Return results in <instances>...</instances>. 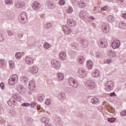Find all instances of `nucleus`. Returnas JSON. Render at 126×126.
<instances>
[{
	"instance_id": "nucleus-1",
	"label": "nucleus",
	"mask_w": 126,
	"mask_h": 126,
	"mask_svg": "<svg viewBox=\"0 0 126 126\" xmlns=\"http://www.w3.org/2000/svg\"><path fill=\"white\" fill-rule=\"evenodd\" d=\"M13 98H10L8 101V105L11 107H14L15 105H16L15 100L18 101H21V96L18 94H14Z\"/></svg>"
},
{
	"instance_id": "nucleus-2",
	"label": "nucleus",
	"mask_w": 126,
	"mask_h": 126,
	"mask_svg": "<svg viewBox=\"0 0 126 126\" xmlns=\"http://www.w3.org/2000/svg\"><path fill=\"white\" fill-rule=\"evenodd\" d=\"M17 81H18V76L16 74H14L10 77L8 83L9 85H14Z\"/></svg>"
},
{
	"instance_id": "nucleus-3",
	"label": "nucleus",
	"mask_w": 126,
	"mask_h": 126,
	"mask_svg": "<svg viewBox=\"0 0 126 126\" xmlns=\"http://www.w3.org/2000/svg\"><path fill=\"white\" fill-rule=\"evenodd\" d=\"M51 65L55 69H60L61 67V62L58 61V60L53 59L51 62Z\"/></svg>"
},
{
	"instance_id": "nucleus-4",
	"label": "nucleus",
	"mask_w": 126,
	"mask_h": 126,
	"mask_svg": "<svg viewBox=\"0 0 126 126\" xmlns=\"http://www.w3.org/2000/svg\"><path fill=\"white\" fill-rule=\"evenodd\" d=\"M68 82L72 86V87H74V88H76L77 86H78V83H77V81L72 77L69 78L68 79Z\"/></svg>"
},
{
	"instance_id": "nucleus-5",
	"label": "nucleus",
	"mask_w": 126,
	"mask_h": 126,
	"mask_svg": "<svg viewBox=\"0 0 126 126\" xmlns=\"http://www.w3.org/2000/svg\"><path fill=\"white\" fill-rule=\"evenodd\" d=\"M86 85H87V86L89 87V89L91 90L94 89V88H95L96 87V84L95 83V82L91 80L87 81Z\"/></svg>"
},
{
	"instance_id": "nucleus-6",
	"label": "nucleus",
	"mask_w": 126,
	"mask_h": 126,
	"mask_svg": "<svg viewBox=\"0 0 126 126\" xmlns=\"http://www.w3.org/2000/svg\"><path fill=\"white\" fill-rule=\"evenodd\" d=\"M27 20V17L25 12H22L19 16V21L20 23H24Z\"/></svg>"
},
{
	"instance_id": "nucleus-7",
	"label": "nucleus",
	"mask_w": 126,
	"mask_h": 126,
	"mask_svg": "<svg viewBox=\"0 0 126 126\" xmlns=\"http://www.w3.org/2000/svg\"><path fill=\"white\" fill-rule=\"evenodd\" d=\"M113 88L114 83L111 81H109L106 83L105 89L106 91H111V90H113Z\"/></svg>"
},
{
	"instance_id": "nucleus-8",
	"label": "nucleus",
	"mask_w": 126,
	"mask_h": 126,
	"mask_svg": "<svg viewBox=\"0 0 126 126\" xmlns=\"http://www.w3.org/2000/svg\"><path fill=\"white\" fill-rule=\"evenodd\" d=\"M100 48H106L108 46V42L106 39H100L97 43Z\"/></svg>"
},
{
	"instance_id": "nucleus-9",
	"label": "nucleus",
	"mask_w": 126,
	"mask_h": 126,
	"mask_svg": "<svg viewBox=\"0 0 126 126\" xmlns=\"http://www.w3.org/2000/svg\"><path fill=\"white\" fill-rule=\"evenodd\" d=\"M15 5L18 8H23L26 5V2L24 1H16Z\"/></svg>"
},
{
	"instance_id": "nucleus-10",
	"label": "nucleus",
	"mask_w": 126,
	"mask_h": 126,
	"mask_svg": "<svg viewBox=\"0 0 126 126\" xmlns=\"http://www.w3.org/2000/svg\"><path fill=\"white\" fill-rule=\"evenodd\" d=\"M121 46V41L119 40H115L113 41L111 46L113 49H119Z\"/></svg>"
},
{
	"instance_id": "nucleus-11",
	"label": "nucleus",
	"mask_w": 126,
	"mask_h": 126,
	"mask_svg": "<svg viewBox=\"0 0 126 126\" xmlns=\"http://www.w3.org/2000/svg\"><path fill=\"white\" fill-rule=\"evenodd\" d=\"M63 30L64 34H66V35L70 34V33L72 32L70 27L65 25L63 26Z\"/></svg>"
},
{
	"instance_id": "nucleus-12",
	"label": "nucleus",
	"mask_w": 126,
	"mask_h": 126,
	"mask_svg": "<svg viewBox=\"0 0 126 126\" xmlns=\"http://www.w3.org/2000/svg\"><path fill=\"white\" fill-rule=\"evenodd\" d=\"M78 74L79 75L80 77H86L87 71L82 69H80L78 71Z\"/></svg>"
},
{
	"instance_id": "nucleus-13",
	"label": "nucleus",
	"mask_w": 126,
	"mask_h": 126,
	"mask_svg": "<svg viewBox=\"0 0 126 126\" xmlns=\"http://www.w3.org/2000/svg\"><path fill=\"white\" fill-rule=\"evenodd\" d=\"M40 7H41V4H40V3H38L37 1L32 3V8L34 10H38L40 9Z\"/></svg>"
},
{
	"instance_id": "nucleus-14",
	"label": "nucleus",
	"mask_w": 126,
	"mask_h": 126,
	"mask_svg": "<svg viewBox=\"0 0 126 126\" xmlns=\"http://www.w3.org/2000/svg\"><path fill=\"white\" fill-rule=\"evenodd\" d=\"M59 58L61 61H64V60L66 59V52L63 51H61L59 53Z\"/></svg>"
},
{
	"instance_id": "nucleus-15",
	"label": "nucleus",
	"mask_w": 126,
	"mask_h": 126,
	"mask_svg": "<svg viewBox=\"0 0 126 126\" xmlns=\"http://www.w3.org/2000/svg\"><path fill=\"white\" fill-rule=\"evenodd\" d=\"M25 62L27 64L31 65L33 64L34 63V60L33 59L29 56H26L25 58Z\"/></svg>"
},
{
	"instance_id": "nucleus-16",
	"label": "nucleus",
	"mask_w": 126,
	"mask_h": 126,
	"mask_svg": "<svg viewBox=\"0 0 126 126\" xmlns=\"http://www.w3.org/2000/svg\"><path fill=\"white\" fill-rule=\"evenodd\" d=\"M102 30L104 33H108L109 31V24H103L102 26Z\"/></svg>"
},
{
	"instance_id": "nucleus-17",
	"label": "nucleus",
	"mask_w": 126,
	"mask_h": 126,
	"mask_svg": "<svg viewBox=\"0 0 126 126\" xmlns=\"http://www.w3.org/2000/svg\"><path fill=\"white\" fill-rule=\"evenodd\" d=\"M67 23L69 26L71 27H74L76 25V22L72 19H68L67 20Z\"/></svg>"
},
{
	"instance_id": "nucleus-18",
	"label": "nucleus",
	"mask_w": 126,
	"mask_h": 126,
	"mask_svg": "<svg viewBox=\"0 0 126 126\" xmlns=\"http://www.w3.org/2000/svg\"><path fill=\"white\" fill-rule=\"evenodd\" d=\"M29 89L31 91H33V90H35L36 89V86L35 85V82L33 81H31L29 84Z\"/></svg>"
},
{
	"instance_id": "nucleus-19",
	"label": "nucleus",
	"mask_w": 126,
	"mask_h": 126,
	"mask_svg": "<svg viewBox=\"0 0 126 126\" xmlns=\"http://www.w3.org/2000/svg\"><path fill=\"white\" fill-rule=\"evenodd\" d=\"M78 41H80L81 46L83 47V48H86L88 46V41L86 40H83L81 39H78Z\"/></svg>"
},
{
	"instance_id": "nucleus-20",
	"label": "nucleus",
	"mask_w": 126,
	"mask_h": 126,
	"mask_svg": "<svg viewBox=\"0 0 126 126\" xmlns=\"http://www.w3.org/2000/svg\"><path fill=\"white\" fill-rule=\"evenodd\" d=\"M28 71L31 73H36L38 72V68L36 66H32L29 68Z\"/></svg>"
},
{
	"instance_id": "nucleus-21",
	"label": "nucleus",
	"mask_w": 126,
	"mask_h": 126,
	"mask_svg": "<svg viewBox=\"0 0 126 126\" xmlns=\"http://www.w3.org/2000/svg\"><path fill=\"white\" fill-rule=\"evenodd\" d=\"M108 56L111 58H115L117 56V53L116 52L112 50H109L107 53Z\"/></svg>"
},
{
	"instance_id": "nucleus-22",
	"label": "nucleus",
	"mask_w": 126,
	"mask_h": 126,
	"mask_svg": "<svg viewBox=\"0 0 126 126\" xmlns=\"http://www.w3.org/2000/svg\"><path fill=\"white\" fill-rule=\"evenodd\" d=\"M92 75L93 77H98L99 75H100V72L98 70H94L92 72Z\"/></svg>"
},
{
	"instance_id": "nucleus-23",
	"label": "nucleus",
	"mask_w": 126,
	"mask_h": 126,
	"mask_svg": "<svg viewBox=\"0 0 126 126\" xmlns=\"http://www.w3.org/2000/svg\"><path fill=\"white\" fill-rule=\"evenodd\" d=\"M63 78H64V76L63 74L62 73H58L57 75V80L59 81H62L63 80Z\"/></svg>"
},
{
	"instance_id": "nucleus-24",
	"label": "nucleus",
	"mask_w": 126,
	"mask_h": 126,
	"mask_svg": "<svg viewBox=\"0 0 126 126\" xmlns=\"http://www.w3.org/2000/svg\"><path fill=\"white\" fill-rule=\"evenodd\" d=\"M17 90L20 92V93H21V92H23V91H24V90H25V88H24V87L21 85H19L17 87Z\"/></svg>"
},
{
	"instance_id": "nucleus-25",
	"label": "nucleus",
	"mask_w": 126,
	"mask_h": 126,
	"mask_svg": "<svg viewBox=\"0 0 126 126\" xmlns=\"http://www.w3.org/2000/svg\"><path fill=\"white\" fill-rule=\"evenodd\" d=\"M58 98H59L60 100L63 101V100L65 99V94L64 93H61L58 95Z\"/></svg>"
},
{
	"instance_id": "nucleus-26",
	"label": "nucleus",
	"mask_w": 126,
	"mask_h": 126,
	"mask_svg": "<svg viewBox=\"0 0 126 126\" xmlns=\"http://www.w3.org/2000/svg\"><path fill=\"white\" fill-rule=\"evenodd\" d=\"M47 4L48 7L50 8H55V7H56V4H55V3L53 2L52 1H48L47 2Z\"/></svg>"
},
{
	"instance_id": "nucleus-27",
	"label": "nucleus",
	"mask_w": 126,
	"mask_h": 126,
	"mask_svg": "<svg viewBox=\"0 0 126 126\" xmlns=\"http://www.w3.org/2000/svg\"><path fill=\"white\" fill-rule=\"evenodd\" d=\"M87 65L89 69H91L93 66V63H92V61L91 60H88L87 62Z\"/></svg>"
},
{
	"instance_id": "nucleus-28",
	"label": "nucleus",
	"mask_w": 126,
	"mask_h": 126,
	"mask_svg": "<svg viewBox=\"0 0 126 126\" xmlns=\"http://www.w3.org/2000/svg\"><path fill=\"white\" fill-rule=\"evenodd\" d=\"M79 16L81 19H84V18H85V16H86V12L81 11L79 13Z\"/></svg>"
},
{
	"instance_id": "nucleus-29",
	"label": "nucleus",
	"mask_w": 126,
	"mask_h": 126,
	"mask_svg": "<svg viewBox=\"0 0 126 126\" xmlns=\"http://www.w3.org/2000/svg\"><path fill=\"white\" fill-rule=\"evenodd\" d=\"M78 60L79 63H83L85 62V59L83 56H79Z\"/></svg>"
},
{
	"instance_id": "nucleus-30",
	"label": "nucleus",
	"mask_w": 126,
	"mask_h": 126,
	"mask_svg": "<svg viewBox=\"0 0 126 126\" xmlns=\"http://www.w3.org/2000/svg\"><path fill=\"white\" fill-rule=\"evenodd\" d=\"M78 4L79 7H81V8H83L84 7H85V6H86L85 3H84L83 1H79Z\"/></svg>"
},
{
	"instance_id": "nucleus-31",
	"label": "nucleus",
	"mask_w": 126,
	"mask_h": 126,
	"mask_svg": "<svg viewBox=\"0 0 126 126\" xmlns=\"http://www.w3.org/2000/svg\"><path fill=\"white\" fill-rule=\"evenodd\" d=\"M20 79L21 81L22 82H23L24 83H26V82H28V78L24 76H22V77H21Z\"/></svg>"
},
{
	"instance_id": "nucleus-32",
	"label": "nucleus",
	"mask_w": 126,
	"mask_h": 126,
	"mask_svg": "<svg viewBox=\"0 0 126 126\" xmlns=\"http://www.w3.org/2000/svg\"><path fill=\"white\" fill-rule=\"evenodd\" d=\"M49 121H50L49 118L47 117H43L41 119V122L42 123H44L45 124H48V123H49Z\"/></svg>"
},
{
	"instance_id": "nucleus-33",
	"label": "nucleus",
	"mask_w": 126,
	"mask_h": 126,
	"mask_svg": "<svg viewBox=\"0 0 126 126\" xmlns=\"http://www.w3.org/2000/svg\"><path fill=\"white\" fill-rule=\"evenodd\" d=\"M15 58L17 60L20 59L21 58H22V54L21 52H17L15 54Z\"/></svg>"
},
{
	"instance_id": "nucleus-34",
	"label": "nucleus",
	"mask_w": 126,
	"mask_h": 126,
	"mask_svg": "<svg viewBox=\"0 0 126 126\" xmlns=\"http://www.w3.org/2000/svg\"><path fill=\"white\" fill-rule=\"evenodd\" d=\"M99 102V98L96 97H94L91 99V102L92 104H96Z\"/></svg>"
},
{
	"instance_id": "nucleus-35",
	"label": "nucleus",
	"mask_w": 126,
	"mask_h": 126,
	"mask_svg": "<svg viewBox=\"0 0 126 126\" xmlns=\"http://www.w3.org/2000/svg\"><path fill=\"white\" fill-rule=\"evenodd\" d=\"M107 19L109 21V22H110V23L114 22V20H115V19H114V17L112 15L108 16L107 17Z\"/></svg>"
},
{
	"instance_id": "nucleus-36",
	"label": "nucleus",
	"mask_w": 126,
	"mask_h": 126,
	"mask_svg": "<svg viewBox=\"0 0 126 126\" xmlns=\"http://www.w3.org/2000/svg\"><path fill=\"white\" fill-rule=\"evenodd\" d=\"M119 27L121 29H125L126 28V24L123 22H121L119 24Z\"/></svg>"
},
{
	"instance_id": "nucleus-37",
	"label": "nucleus",
	"mask_w": 126,
	"mask_h": 126,
	"mask_svg": "<svg viewBox=\"0 0 126 126\" xmlns=\"http://www.w3.org/2000/svg\"><path fill=\"white\" fill-rule=\"evenodd\" d=\"M9 64L10 65V68H11V69H13V68H14V67H15L14 63L13 61H9Z\"/></svg>"
},
{
	"instance_id": "nucleus-38",
	"label": "nucleus",
	"mask_w": 126,
	"mask_h": 126,
	"mask_svg": "<svg viewBox=\"0 0 126 126\" xmlns=\"http://www.w3.org/2000/svg\"><path fill=\"white\" fill-rule=\"evenodd\" d=\"M43 46L45 49H49V48H51V47H52V45L48 42H45Z\"/></svg>"
},
{
	"instance_id": "nucleus-39",
	"label": "nucleus",
	"mask_w": 126,
	"mask_h": 126,
	"mask_svg": "<svg viewBox=\"0 0 126 126\" xmlns=\"http://www.w3.org/2000/svg\"><path fill=\"white\" fill-rule=\"evenodd\" d=\"M107 121H108L109 123H114L116 121V118L113 117L108 118Z\"/></svg>"
},
{
	"instance_id": "nucleus-40",
	"label": "nucleus",
	"mask_w": 126,
	"mask_h": 126,
	"mask_svg": "<svg viewBox=\"0 0 126 126\" xmlns=\"http://www.w3.org/2000/svg\"><path fill=\"white\" fill-rule=\"evenodd\" d=\"M72 11H73V9H72V7H69L66 10V12L67 13H71Z\"/></svg>"
},
{
	"instance_id": "nucleus-41",
	"label": "nucleus",
	"mask_w": 126,
	"mask_h": 126,
	"mask_svg": "<svg viewBox=\"0 0 126 126\" xmlns=\"http://www.w3.org/2000/svg\"><path fill=\"white\" fill-rule=\"evenodd\" d=\"M44 26H45V28L49 29V28H51V27H52V24H51L50 23H47L44 25Z\"/></svg>"
},
{
	"instance_id": "nucleus-42",
	"label": "nucleus",
	"mask_w": 126,
	"mask_h": 126,
	"mask_svg": "<svg viewBox=\"0 0 126 126\" xmlns=\"http://www.w3.org/2000/svg\"><path fill=\"white\" fill-rule=\"evenodd\" d=\"M45 104L46 105H51V104H52V101L51 100V99L47 98L45 100Z\"/></svg>"
},
{
	"instance_id": "nucleus-43",
	"label": "nucleus",
	"mask_w": 126,
	"mask_h": 126,
	"mask_svg": "<svg viewBox=\"0 0 126 126\" xmlns=\"http://www.w3.org/2000/svg\"><path fill=\"white\" fill-rule=\"evenodd\" d=\"M71 46L72 47H73V48H75V49H77V48L79 47V45H78V44H77V43H76V42H74L72 43Z\"/></svg>"
},
{
	"instance_id": "nucleus-44",
	"label": "nucleus",
	"mask_w": 126,
	"mask_h": 126,
	"mask_svg": "<svg viewBox=\"0 0 126 126\" xmlns=\"http://www.w3.org/2000/svg\"><path fill=\"white\" fill-rule=\"evenodd\" d=\"M44 96L42 95H39L37 98V100L38 101H39V102H43V101L44 100Z\"/></svg>"
},
{
	"instance_id": "nucleus-45",
	"label": "nucleus",
	"mask_w": 126,
	"mask_h": 126,
	"mask_svg": "<svg viewBox=\"0 0 126 126\" xmlns=\"http://www.w3.org/2000/svg\"><path fill=\"white\" fill-rule=\"evenodd\" d=\"M94 13H99L100 12V7L97 6L94 8Z\"/></svg>"
},
{
	"instance_id": "nucleus-46",
	"label": "nucleus",
	"mask_w": 126,
	"mask_h": 126,
	"mask_svg": "<svg viewBox=\"0 0 126 126\" xmlns=\"http://www.w3.org/2000/svg\"><path fill=\"white\" fill-rule=\"evenodd\" d=\"M5 3L6 4H13L12 0H5Z\"/></svg>"
},
{
	"instance_id": "nucleus-47",
	"label": "nucleus",
	"mask_w": 126,
	"mask_h": 126,
	"mask_svg": "<svg viewBox=\"0 0 126 126\" xmlns=\"http://www.w3.org/2000/svg\"><path fill=\"white\" fill-rule=\"evenodd\" d=\"M95 56L96 57V58H102V57H103V55L101 54V52H96Z\"/></svg>"
},
{
	"instance_id": "nucleus-48",
	"label": "nucleus",
	"mask_w": 126,
	"mask_h": 126,
	"mask_svg": "<svg viewBox=\"0 0 126 126\" xmlns=\"http://www.w3.org/2000/svg\"><path fill=\"white\" fill-rule=\"evenodd\" d=\"M6 32L7 34H8V35L9 36V37L13 36V32H12L10 30H7Z\"/></svg>"
},
{
	"instance_id": "nucleus-49",
	"label": "nucleus",
	"mask_w": 126,
	"mask_h": 126,
	"mask_svg": "<svg viewBox=\"0 0 126 126\" xmlns=\"http://www.w3.org/2000/svg\"><path fill=\"white\" fill-rule=\"evenodd\" d=\"M4 65V60H0V67H2Z\"/></svg>"
},
{
	"instance_id": "nucleus-50",
	"label": "nucleus",
	"mask_w": 126,
	"mask_h": 126,
	"mask_svg": "<svg viewBox=\"0 0 126 126\" xmlns=\"http://www.w3.org/2000/svg\"><path fill=\"white\" fill-rule=\"evenodd\" d=\"M59 4L60 5H64L65 4V1L64 0H61L59 1Z\"/></svg>"
},
{
	"instance_id": "nucleus-51",
	"label": "nucleus",
	"mask_w": 126,
	"mask_h": 126,
	"mask_svg": "<svg viewBox=\"0 0 126 126\" xmlns=\"http://www.w3.org/2000/svg\"><path fill=\"white\" fill-rule=\"evenodd\" d=\"M0 41L1 42H3V41H4V36L1 34V33H0Z\"/></svg>"
},
{
	"instance_id": "nucleus-52",
	"label": "nucleus",
	"mask_w": 126,
	"mask_h": 126,
	"mask_svg": "<svg viewBox=\"0 0 126 126\" xmlns=\"http://www.w3.org/2000/svg\"><path fill=\"white\" fill-rule=\"evenodd\" d=\"M71 1L73 4H74V5H76V4L78 2V0H71Z\"/></svg>"
},
{
	"instance_id": "nucleus-53",
	"label": "nucleus",
	"mask_w": 126,
	"mask_h": 126,
	"mask_svg": "<svg viewBox=\"0 0 126 126\" xmlns=\"http://www.w3.org/2000/svg\"><path fill=\"white\" fill-rule=\"evenodd\" d=\"M121 116L122 117H124L125 116H126V110L123 111L121 112Z\"/></svg>"
},
{
	"instance_id": "nucleus-54",
	"label": "nucleus",
	"mask_w": 126,
	"mask_h": 126,
	"mask_svg": "<svg viewBox=\"0 0 126 126\" xmlns=\"http://www.w3.org/2000/svg\"><path fill=\"white\" fill-rule=\"evenodd\" d=\"M21 106H22V107H28V106H30V104L24 103L21 104Z\"/></svg>"
},
{
	"instance_id": "nucleus-55",
	"label": "nucleus",
	"mask_w": 126,
	"mask_h": 126,
	"mask_svg": "<svg viewBox=\"0 0 126 126\" xmlns=\"http://www.w3.org/2000/svg\"><path fill=\"white\" fill-rule=\"evenodd\" d=\"M23 33H19L17 35V37L19 38V39H21V38L23 37Z\"/></svg>"
},
{
	"instance_id": "nucleus-56",
	"label": "nucleus",
	"mask_w": 126,
	"mask_h": 126,
	"mask_svg": "<svg viewBox=\"0 0 126 126\" xmlns=\"http://www.w3.org/2000/svg\"><path fill=\"white\" fill-rule=\"evenodd\" d=\"M6 15H7L8 19H10V20L11 19V15H10V12H7L6 13Z\"/></svg>"
},
{
	"instance_id": "nucleus-57",
	"label": "nucleus",
	"mask_w": 126,
	"mask_h": 126,
	"mask_svg": "<svg viewBox=\"0 0 126 126\" xmlns=\"http://www.w3.org/2000/svg\"><path fill=\"white\" fill-rule=\"evenodd\" d=\"M0 86L1 89H2L3 90H4V84L3 82L0 84Z\"/></svg>"
},
{
	"instance_id": "nucleus-58",
	"label": "nucleus",
	"mask_w": 126,
	"mask_h": 126,
	"mask_svg": "<svg viewBox=\"0 0 126 126\" xmlns=\"http://www.w3.org/2000/svg\"><path fill=\"white\" fill-rule=\"evenodd\" d=\"M106 9H108V7L107 6H104L103 7L101 8V10L102 11L106 10Z\"/></svg>"
},
{
	"instance_id": "nucleus-59",
	"label": "nucleus",
	"mask_w": 126,
	"mask_h": 126,
	"mask_svg": "<svg viewBox=\"0 0 126 126\" xmlns=\"http://www.w3.org/2000/svg\"><path fill=\"white\" fill-rule=\"evenodd\" d=\"M107 63H112V60L111 59H108L106 61Z\"/></svg>"
},
{
	"instance_id": "nucleus-60",
	"label": "nucleus",
	"mask_w": 126,
	"mask_h": 126,
	"mask_svg": "<svg viewBox=\"0 0 126 126\" xmlns=\"http://www.w3.org/2000/svg\"><path fill=\"white\" fill-rule=\"evenodd\" d=\"M35 105H36L35 104V102H32L31 104V106L32 108H34V107L35 106Z\"/></svg>"
},
{
	"instance_id": "nucleus-61",
	"label": "nucleus",
	"mask_w": 126,
	"mask_h": 126,
	"mask_svg": "<svg viewBox=\"0 0 126 126\" xmlns=\"http://www.w3.org/2000/svg\"><path fill=\"white\" fill-rule=\"evenodd\" d=\"M122 17H123L124 19H126V14H122Z\"/></svg>"
},
{
	"instance_id": "nucleus-62",
	"label": "nucleus",
	"mask_w": 126,
	"mask_h": 126,
	"mask_svg": "<svg viewBox=\"0 0 126 126\" xmlns=\"http://www.w3.org/2000/svg\"><path fill=\"white\" fill-rule=\"evenodd\" d=\"M45 126H53V125L49 124V123L45 124Z\"/></svg>"
},
{
	"instance_id": "nucleus-63",
	"label": "nucleus",
	"mask_w": 126,
	"mask_h": 126,
	"mask_svg": "<svg viewBox=\"0 0 126 126\" xmlns=\"http://www.w3.org/2000/svg\"><path fill=\"white\" fill-rule=\"evenodd\" d=\"M90 19H91V20H95V18L93 16H91L89 17Z\"/></svg>"
},
{
	"instance_id": "nucleus-64",
	"label": "nucleus",
	"mask_w": 126,
	"mask_h": 126,
	"mask_svg": "<svg viewBox=\"0 0 126 126\" xmlns=\"http://www.w3.org/2000/svg\"><path fill=\"white\" fill-rule=\"evenodd\" d=\"M114 96L116 95V94H115L114 93L111 94L110 95V96L111 97H112V96H114Z\"/></svg>"
}]
</instances>
